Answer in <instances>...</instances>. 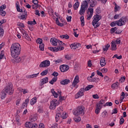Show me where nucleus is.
I'll list each match as a JSON object with an SVG mask.
<instances>
[{"mask_svg":"<svg viewBox=\"0 0 128 128\" xmlns=\"http://www.w3.org/2000/svg\"><path fill=\"white\" fill-rule=\"evenodd\" d=\"M111 45V50H116V45L114 43V41H112Z\"/></svg>","mask_w":128,"mask_h":128,"instance_id":"aec40b11","label":"nucleus"},{"mask_svg":"<svg viewBox=\"0 0 128 128\" xmlns=\"http://www.w3.org/2000/svg\"><path fill=\"white\" fill-rule=\"evenodd\" d=\"M96 0H92L90 2V6H92V8H94V6H96Z\"/></svg>","mask_w":128,"mask_h":128,"instance_id":"5701e85b","label":"nucleus"},{"mask_svg":"<svg viewBox=\"0 0 128 128\" xmlns=\"http://www.w3.org/2000/svg\"><path fill=\"white\" fill-rule=\"evenodd\" d=\"M124 80H126V77L122 76L120 79L119 82H121V84H122V82H124Z\"/></svg>","mask_w":128,"mask_h":128,"instance_id":"8fccbe9b","label":"nucleus"},{"mask_svg":"<svg viewBox=\"0 0 128 128\" xmlns=\"http://www.w3.org/2000/svg\"><path fill=\"white\" fill-rule=\"evenodd\" d=\"M26 18H28V16L24 14L18 16V18H20V20H26Z\"/></svg>","mask_w":128,"mask_h":128,"instance_id":"c9c22d12","label":"nucleus"},{"mask_svg":"<svg viewBox=\"0 0 128 128\" xmlns=\"http://www.w3.org/2000/svg\"><path fill=\"white\" fill-rule=\"evenodd\" d=\"M80 82V77L78 76H76L74 82L72 83V86H76V84H78Z\"/></svg>","mask_w":128,"mask_h":128,"instance_id":"4468645a","label":"nucleus"},{"mask_svg":"<svg viewBox=\"0 0 128 128\" xmlns=\"http://www.w3.org/2000/svg\"><path fill=\"white\" fill-rule=\"evenodd\" d=\"M100 108H96L95 110V113L96 114H100Z\"/></svg>","mask_w":128,"mask_h":128,"instance_id":"bf43d9fd","label":"nucleus"},{"mask_svg":"<svg viewBox=\"0 0 128 128\" xmlns=\"http://www.w3.org/2000/svg\"><path fill=\"white\" fill-rule=\"evenodd\" d=\"M52 76H55V78H57V76H58V72H54L53 74H52Z\"/></svg>","mask_w":128,"mask_h":128,"instance_id":"e2e57ef3","label":"nucleus"},{"mask_svg":"<svg viewBox=\"0 0 128 128\" xmlns=\"http://www.w3.org/2000/svg\"><path fill=\"white\" fill-rule=\"evenodd\" d=\"M4 30L2 28H0V38H2L4 36Z\"/></svg>","mask_w":128,"mask_h":128,"instance_id":"ea45409f","label":"nucleus"},{"mask_svg":"<svg viewBox=\"0 0 128 128\" xmlns=\"http://www.w3.org/2000/svg\"><path fill=\"white\" fill-rule=\"evenodd\" d=\"M16 5L17 10L20 12H22V10L20 9V2L17 1Z\"/></svg>","mask_w":128,"mask_h":128,"instance_id":"412c9836","label":"nucleus"},{"mask_svg":"<svg viewBox=\"0 0 128 128\" xmlns=\"http://www.w3.org/2000/svg\"><path fill=\"white\" fill-rule=\"evenodd\" d=\"M56 80H58V77H54L49 82L50 84H54V82H56Z\"/></svg>","mask_w":128,"mask_h":128,"instance_id":"bb28decb","label":"nucleus"},{"mask_svg":"<svg viewBox=\"0 0 128 128\" xmlns=\"http://www.w3.org/2000/svg\"><path fill=\"white\" fill-rule=\"evenodd\" d=\"M62 116V112H58L56 114V122H58V120L60 118V116Z\"/></svg>","mask_w":128,"mask_h":128,"instance_id":"393cba45","label":"nucleus"},{"mask_svg":"<svg viewBox=\"0 0 128 128\" xmlns=\"http://www.w3.org/2000/svg\"><path fill=\"white\" fill-rule=\"evenodd\" d=\"M88 10L90 12L89 16H87V20H90L92 18V14H94V8H88Z\"/></svg>","mask_w":128,"mask_h":128,"instance_id":"2eb2a0df","label":"nucleus"},{"mask_svg":"<svg viewBox=\"0 0 128 128\" xmlns=\"http://www.w3.org/2000/svg\"><path fill=\"white\" fill-rule=\"evenodd\" d=\"M28 24H30V26L32 24H36V20L34 19L33 20V21H28Z\"/></svg>","mask_w":128,"mask_h":128,"instance_id":"f704fd0d","label":"nucleus"},{"mask_svg":"<svg viewBox=\"0 0 128 128\" xmlns=\"http://www.w3.org/2000/svg\"><path fill=\"white\" fill-rule=\"evenodd\" d=\"M70 82V80L69 79H65L60 81V84L62 86H64L66 84H68Z\"/></svg>","mask_w":128,"mask_h":128,"instance_id":"6ab92c4d","label":"nucleus"},{"mask_svg":"<svg viewBox=\"0 0 128 128\" xmlns=\"http://www.w3.org/2000/svg\"><path fill=\"white\" fill-rule=\"evenodd\" d=\"M60 117H62V118H63L64 120L66 118H68V116H66V113L65 112H61Z\"/></svg>","mask_w":128,"mask_h":128,"instance_id":"473e14b6","label":"nucleus"},{"mask_svg":"<svg viewBox=\"0 0 128 128\" xmlns=\"http://www.w3.org/2000/svg\"><path fill=\"white\" fill-rule=\"evenodd\" d=\"M70 46L72 48H73V50H76V48H80V43L74 44H72Z\"/></svg>","mask_w":128,"mask_h":128,"instance_id":"a211bd4d","label":"nucleus"},{"mask_svg":"<svg viewBox=\"0 0 128 128\" xmlns=\"http://www.w3.org/2000/svg\"><path fill=\"white\" fill-rule=\"evenodd\" d=\"M112 106V102H107L104 104V106Z\"/></svg>","mask_w":128,"mask_h":128,"instance_id":"603ef678","label":"nucleus"},{"mask_svg":"<svg viewBox=\"0 0 128 128\" xmlns=\"http://www.w3.org/2000/svg\"><path fill=\"white\" fill-rule=\"evenodd\" d=\"M6 8V6L5 4H4L0 6V14L2 16H5L6 12L4 10Z\"/></svg>","mask_w":128,"mask_h":128,"instance_id":"9d476101","label":"nucleus"},{"mask_svg":"<svg viewBox=\"0 0 128 128\" xmlns=\"http://www.w3.org/2000/svg\"><path fill=\"white\" fill-rule=\"evenodd\" d=\"M56 24L59 26H64V24L60 23V21L58 20V18H56Z\"/></svg>","mask_w":128,"mask_h":128,"instance_id":"c756f323","label":"nucleus"},{"mask_svg":"<svg viewBox=\"0 0 128 128\" xmlns=\"http://www.w3.org/2000/svg\"><path fill=\"white\" fill-rule=\"evenodd\" d=\"M84 88H80L79 92L76 94L75 96L76 98H80V96H84Z\"/></svg>","mask_w":128,"mask_h":128,"instance_id":"9b49d317","label":"nucleus"},{"mask_svg":"<svg viewBox=\"0 0 128 128\" xmlns=\"http://www.w3.org/2000/svg\"><path fill=\"white\" fill-rule=\"evenodd\" d=\"M80 22H81V26H84V16H82L80 18Z\"/></svg>","mask_w":128,"mask_h":128,"instance_id":"2f4dec72","label":"nucleus"},{"mask_svg":"<svg viewBox=\"0 0 128 128\" xmlns=\"http://www.w3.org/2000/svg\"><path fill=\"white\" fill-rule=\"evenodd\" d=\"M20 32H22V34L23 36H25L26 34V30H24V29H22V30H20Z\"/></svg>","mask_w":128,"mask_h":128,"instance_id":"338daca9","label":"nucleus"},{"mask_svg":"<svg viewBox=\"0 0 128 128\" xmlns=\"http://www.w3.org/2000/svg\"><path fill=\"white\" fill-rule=\"evenodd\" d=\"M39 74H40V72L36 74H33L30 75L28 76V78H36V76H38Z\"/></svg>","mask_w":128,"mask_h":128,"instance_id":"58836bf2","label":"nucleus"},{"mask_svg":"<svg viewBox=\"0 0 128 128\" xmlns=\"http://www.w3.org/2000/svg\"><path fill=\"white\" fill-rule=\"evenodd\" d=\"M6 96V92L2 91V95H1L2 100H4V98H5Z\"/></svg>","mask_w":128,"mask_h":128,"instance_id":"c03bdc74","label":"nucleus"},{"mask_svg":"<svg viewBox=\"0 0 128 128\" xmlns=\"http://www.w3.org/2000/svg\"><path fill=\"white\" fill-rule=\"evenodd\" d=\"M48 50H51V52H58L59 50H64V46H58V47H48Z\"/></svg>","mask_w":128,"mask_h":128,"instance_id":"6e6552de","label":"nucleus"},{"mask_svg":"<svg viewBox=\"0 0 128 128\" xmlns=\"http://www.w3.org/2000/svg\"><path fill=\"white\" fill-rule=\"evenodd\" d=\"M30 128H38V124H36L32 123Z\"/></svg>","mask_w":128,"mask_h":128,"instance_id":"864d4df0","label":"nucleus"},{"mask_svg":"<svg viewBox=\"0 0 128 128\" xmlns=\"http://www.w3.org/2000/svg\"><path fill=\"white\" fill-rule=\"evenodd\" d=\"M96 73L98 76H102V78H104V75H102V72H100V70H97Z\"/></svg>","mask_w":128,"mask_h":128,"instance_id":"4d7b16f0","label":"nucleus"},{"mask_svg":"<svg viewBox=\"0 0 128 128\" xmlns=\"http://www.w3.org/2000/svg\"><path fill=\"white\" fill-rule=\"evenodd\" d=\"M36 102V97L32 98L30 101L31 106H34Z\"/></svg>","mask_w":128,"mask_h":128,"instance_id":"cd10ccee","label":"nucleus"},{"mask_svg":"<svg viewBox=\"0 0 128 128\" xmlns=\"http://www.w3.org/2000/svg\"><path fill=\"white\" fill-rule=\"evenodd\" d=\"M119 84H118V82L113 84L112 85V88H118V86Z\"/></svg>","mask_w":128,"mask_h":128,"instance_id":"49530a36","label":"nucleus"},{"mask_svg":"<svg viewBox=\"0 0 128 128\" xmlns=\"http://www.w3.org/2000/svg\"><path fill=\"white\" fill-rule=\"evenodd\" d=\"M78 6H80V2H76L74 4L73 6L74 10H78Z\"/></svg>","mask_w":128,"mask_h":128,"instance_id":"c85d7f7f","label":"nucleus"},{"mask_svg":"<svg viewBox=\"0 0 128 128\" xmlns=\"http://www.w3.org/2000/svg\"><path fill=\"white\" fill-rule=\"evenodd\" d=\"M48 69L40 73V76H46V74H48Z\"/></svg>","mask_w":128,"mask_h":128,"instance_id":"72a5a7b5","label":"nucleus"},{"mask_svg":"<svg viewBox=\"0 0 128 128\" xmlns=\"http://www.w3.org/2000/svg\"><path fill=\"white\" fill-rule=\"evenodd\" d=\"M115 44H120V40L117 39L115 41H114Z\"/></svg>","mask_w":128,"mask_h":128,"instance_id":"052dcab7","label":"nucleus"},{"mask_svg":"<svg viewBox=\"0 0 128 128\" xmlns=\"http://www.w3.org/2000/svg\"><path fill=\"white\" fill-rule=\"evenodd\" d=\"M24 38H26V40H28L30 41L31 39L30 38V36H28V33H26L25 35L24 36Z\"/></svg>","mask_w":128,"mask_h":128,"instance_id":"de8ad7c7","label":"nucleus"},{"mask_svg":"<svg viewBox=\"0 0 128 128\" xmlns=\"http://www.w3.org/2000/svg\"><path fill=\"white\" fill-rule=\"evenodd\" d=\"M62 110H64L62 106H60L57 108V112H62Z\"/></svg>","mask_w":128,"mask_h":128,"instance_id":"5fc2aeb1","label":"nucleus"},{"mask_svg":"<svg viewBox=\"0 0 128 128\" xmlns=\"http://www.w3.org/2000/svg\"><path fill=\"white\" fill-rule=\"evenodd\" d=\"M32 122H26L25 123V126L26 128H30V126H32Z\"/></svg>","mask_w":128,"mask_h":128,"instance_id":"37998d69","label":"nucleus"},{"mask_svg":"<svg viewBox=\"0 0 128 128\" xmlns=\"http://www.w3.org/2000/svg\"><path fill=\"white\" fill-rule=\"evenodd\" d=\"M102 117L103 118H106V116H108V112L106 111H104L102 113Z\"/></svg>","mask_w":128,"mask_h":128,"instance_id":"a19ab883","label":"nucleus"},{"mask_svg":"<svg viewBox=\"0 0 128 128\" xmlns=\"http://www.w3.org/2000/svg\"><path fill=\"white\" fill-rule=\"evenodd\" d=\"M16 122H20V116L19 115H16Z\"/></svg>","mask_w":128,"mask_h":128,"instance_id":"69168bd1","label":"nucleus"},{"mask_svg":"<svg viewBox=\"0 0 128 128\" xmlns=\"http://www.w3.org/2000/svg\"><path fill=\"white\" fill-rule=\"evenodd\" d=\"M60 38H66V40H68L70 38V36H68L67 34H66L64 35H60Z\"/></svg>","mask_w":128,"mask_h":128,"instance_id":"7c9ffc66","label":"nucleus"},{"mask_svg":"<svg viewBox=\"0 0 128 128\" xmlns=\"http://www.w3.org/2000/svg\"><path fill=\"white\" fill-rule=\"evenodd\" d=\"M118 58V60H120L122 58V56H118V54H114L113 56V58Z\"/></svg>","mask_w":128,"mask_h":128,"instance_id":"13d9d810","label":"nucleus"},{"mask_svg":"<svg viewBox=\"0 0 128 128\" xmlns=\"http://www.w3.org/2000/svg\"><path fill=\"white\" fill-rule=\"evenodd\" d=\"M22 48L18 43H14L10 48L11 55L12 58H16L20 54Z\"/></svg>","mask_w":128,"mask_h":128,"instance_id":"f257e3e1","label":"nucleus"},{"mask_svg":"<svg viewBox=\"0 0 128 128\" xmlns=\"http://www.w3.org/2000/svg\"><path fill=\"white\" fill-rule=\"evenodd\" d=\"M4 52L2 51L1 53L0 54V59L2 60V58H4Z\"/></svg>","mask_w":128,"mask_h":128,"instance_id":"0e129e2a","label":"nucleus"},{"mask_svg":"<svg viewBox=\"0 0 128 128\" xmlns=\"http://www.w3.org/2000/svg\"><path fill=\"white\" fill-rule=\"evenodd\" d=\"M30 102V99L28 98H26L25 100V102H24L22 104V108H24V106H28V104Z\"/></svg>","mask_w":128,"mask_h":128,"instance_id":"a878e982","label":"nucleus"},{"mask_svg":"<svg viewBox=\"0 0 128 128\" xmlns=\"http://www.w3.org/2000/svg\"><path fill=\"white\" fill-rule=\"evenodd\" d=\"M94 88V86L93 85H88L85 88H84V90H86V92L88 91V90H90V88Z\"/></svg>","mask_w":128,"mask_h":128,"instance_id":"4c0bfd02","label":"nucleus"},{"mask_svg":"<svg viewBox=\"0 0 128 128\" xmlns=\"http://www.w3.org/2000/svg\"><path fill=\"white\" fill-rule=\"evenodd\" d=\"M14 58V62H20V61L22 60V58L18 56H16V57H13Z\"/></svg>","mask_w":128,"mask_h":128,"instance_id":"b1692460","label":"nucleus"},{"mask_svg":"<svg viewBox=\"0 0 128 128\" xmlns=\"http://www.w3.org/2000/svg\"><path fill=\"white\" fill-rule=\"evenodd\" d=\"M4 92L8 94H14V89L12 88V82L8 83L5 86Z\"/></svg>","mask_w":128,"mask_h":128,"instance_id":"20e7f679","label":"nucleus"},{"mask_svg":"<svg viewBox=\"0 0 128 128\" xmlns=\"http://www.w3.org/2000/svg\"><path fill=\"white\" fill-rule=\"evenodd\" d=\"M50 60H46L41 62L39 66L40 68H48V66H50Z\"/></svg>","mask_w":128,"mask_h":128,"instance_id":"1a4fd4ad","label":"nucleus"},{"mask_svg":"<svg viewBox=\"0 0 128 128\" xmlns=\"http://www.w3.org/2000/svg\"><path fill=\"white\" fill-rule=\"evenodd\" d=\"M88 8V3L86 2H82L81 5V8L79 11V14L82 16V14L86 12V10Z\"/></svg>","mask_w":128,"mask_h":128,"instance_id":"423d86ee","label":"nucleus"},{"mask_svg":"<svg viewBox=\"0 0 128 128\" xmlns=\"http://www.w3.org/2000/svg\"><path fill=\"white\" fill-rule=\"evenodd\" d=\"M100 64L101 66H104L106 64V58L104 57H102L100 60Z\"/></svg>","mask_w":128,"mask_h":128,"instance_id":"f3484780","label":"nucleus"},{"mask_svg":"<svg viewBox=\"0 0 128 128\" xmlns=\"http://www.w3.org/2000/svg\"><path fill=\"white\" fill-rule=\"evenodd\" d=\"M58 92L60 96H59V103L62 102L64 100V96H62V92Z\"/></svg>","mask_w":128,"mask_h":128,"instance_id":"4be33fe9","label":"nucleus"},{"mask_svg":"<svg viewBox=\"0 0 128 128\" xmlns=\"http://www.w3.org/2000/svg\"><path fill=\"white\" fill-rule=\"evenodd\" d=\"M38 128H44V124L42 123L40 124Z\"/></svg>","mask_w":128,"mask_h":128,"instance_id":"774afa93","label":"nucleus"},{"mask_svg":"<svg viewBox=\"0 0 128 128\" xmlns=\"http://www.w3.org/2000/svg\"><path fill=\"white\" fill-rule=\"evenodd\" d=\"M70 70V66L68 65H62L60 66V70L62 72H67Z\"/></svg>","mask_w":128,"mask_h":128,"instance_id":"f8f14e48","label":"nucleus"},{"mask_svg":"<svg viewBox=\"0 0 128 128\" xmlns=\"http://www.w3.org/2000/svg\"><path fill=\"white\" fill-rule=\"evenodd\" d=\"M17 26H21V28H24V24H22L20 22H18L17 23Z\"/></svg>","mask_w":128,"mask_h":128,"instance_id":"6e6d98bb","label":"nucleus"},{"mask_svg":"<svg viewBox=\"0 0 128 128\" xmlns=\"http://www.w3.org/2000/svg\"><path fill=\"white\" fill-rule=\"evenodd\" d=\"M110 46V44H107L106 45H105L104 48H103V50L104 52H108V50Z\"/></svg>","mask_w":128,"mask_h":128,"instance_id":"e433bc0d","label":"nucleus"},{"mask_svg":"<svg viewBox=\"0 0 128 128\" xmlns=\"http://www.w3.org/2000/svg\"><path fill=\"white\" fill-rule=\"evenodd\" d=\"M50 42L54 46H58V40L56 38H52L50 40Z\"/></svg>","mask_w":128,"mask_h":128,"instance_id":"ddd939ff","label":"nucleus"},{"mask_svg":"<svg viewBox=\"0 0 128 128\" xmlns=\"http://www.w3.org/2000/svg\"><path fill=\"white\" fill-rule=\"evenodd\" d=\"M118 30V27H114V28H112L110 30V33L114 34V32H116V30Z\"/></svg>","mask_w":128,"mask_h":128,"instance_id":"a18cd8bd","label":"nucleus"},{"mask_svg":"<svg viewBox=\"0 0 128 128\" xmlns=\"http://www.w3.org/2000/svg\"><path fill=\"white\" fill-rule=\"evenodd\" d=\"M73 114L75 116H84V108L82 106H79L73 110Z\"/></svg>","mask_w":128,"mask_h":128,"instance_id":"7ed1b4c3","label":"nucleus"},{"mask_svg":"<svg viewBox=\"0 0 128 128\" xmlns=\"http://www.w3.org/2000/svg\"><path fill=\"white\" fill-rule=\"evenodd\" d=\"M36 42L37 44H42V39L40 38H38L36 40Z\"/></svg>","mask_w":128,"mask_h":128,"instance_id":"09e8293b","label":"nucleus"},{"mask_svg":"<svg viewBox=\"0 0 128 128\" xmlns=\"http://www.w3.org/2000/svg\"><path fill=\"white\" fill-rule=\"evenodd\" d=\"M102 18V16L98 14L94 16L93 17L94 19L92 21V25L93 26H96V22H98L100 20V19Z\"/></svg>","mask_w":128,"mask_h":128,"instance_id":"0eeeda50","label":"nucleus"},{"mask_svg":"<svg viewBox=\"0 0 128 128\" xmlns=\"http://www.w3.org/2000/svg\"><path fill=\"white\" fill-rule=\"evenodd\" d=\"M58 104H60V102L56 99H54L50 101L49 108L50 110H56V108Z\"/></svg>","mask_w":128,"mask_h":128,"instance_id":"39448f33","label":"nucleus"},{"mask_svg":"<svg viewBox=\"0 0 128 128\" xmlns=\"http://www.w3.org/2000/svg\"><path fill=\"white\" fill-rule=\"evenodd\" d=\"M41 83L40 84V86H42L44 84H46V82H48V78L46 77L44 78H42L40 80Z\"/></svg>","mask_w":128,"mask_h":128,"instance_id":"dca6fc26","label":"nucleus"},{"mask_svg":"<svg viewBox=\"0 0 128 128\" xmlns=\"http://www.w3.org/2000/svg\"><path fill=\"white\" fill-rule=\"evenodd\" d=\"M39 48H40V50L44 51V44L42 43L40 44Z\"/></svg>","mask_w":128,"mask_h":128,"instance_id":"79ce46f5","label":"nucleus"},{"mask_svg":"<svg viewBox=\"0 0 128 128\" xmlns=\"http://www.w3.org/2000/svg\"><path fill=\"white\" fill-rule=\"evenodd\" d=\"M92 98L95 100H98V98H100V96L98 95V94L92 95Z\"/></svg>","mask_w":128,"mask_h":128,"instance_id":"680f3d73","label":"nucleus"},{"mask_svg":"<svg viewBox=\"0 0 128 128\" xmlns=\"http://www.w3.org/2000/svg\"><path fill=\"white\" fill-rule=\"evenodd\" d=\"M120 10V7L119 6H118V5L116 4L115 7H114V12H116L118 10Z\"/></svg>","mask_w":128,"mask_h":128,"instance_id":"3c124183","label":"nucleus"},{"mask_svg":"<svg viewBox=\"0 0 128 128\" xmlns=\"http://www.w3.org/2000/svg\"><path fill=\"white\" fill-rule=\"evenodd\" d=\"M126 20L128 22V17L126 16H124L119 20L111 22L110 26L112 28L116 26V24H117L118 26H124Z\"/></svg>","mask_w":128,"mask_h":128,"instance_id":"f03ea898","label":"nucleus"}]
</instances>
